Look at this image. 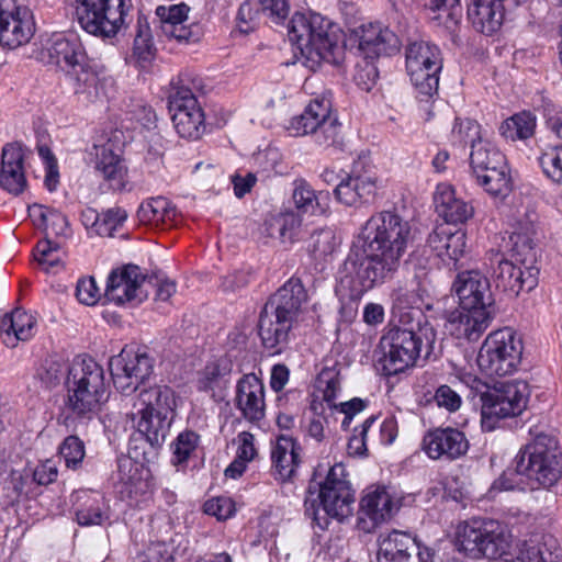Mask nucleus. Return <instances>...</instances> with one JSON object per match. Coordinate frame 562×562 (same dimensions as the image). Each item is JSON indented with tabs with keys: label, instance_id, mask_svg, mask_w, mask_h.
Wrapping results in <instances>:
<instances>
[{
	"label": "nucleus",
	"instance_id": "nucleus-1",
	"mask_svg": "<svg viewBox=\"0 0 562 562\" xmlns=\"http://www.w3.org/2000/svg\"><path fill=\"white\" fill-rule=\"evenodd\" d=\"M411 239V225L398 214H373L355 237L339 271V286L349 289L351 297H358L384 283L398 269Z\"/></svg>",
	"mask_w": 562,
	"mask_h": 562
},
{
	"label": "nucleus",
	"instance_id": "nucleus-2",
	"mask_svg": "<svg viewBox=\"0 0 562 562\" xmlns=\"http://www.w3.org/2000/svg\"><path fill=\"white\" fill-rule=\"evenodd\" d=\"M307 292L297 278L289 279L265 304L259 317V336L263 347L279 353L307 303Z\"/></svg>",
	"mask_w": 562,
	"mask_h": 562
},
{
	"label": "nucleus",
	"instance_id": "nucleus-3",
	"mask_svg": "<svg viewBox=\"0 0 562 562\" xmlns=\"http://www.w3.org/2000/svg\"><path fill=\"white\" fill-rule=\"evenodd\" d=\"M531 221H518L509 235V259L498 260L494 271L497 288L509 295L517 296L521 291H531L538 283L539 270L533 267L536 252Z\"/></svg>",
	"mask_w": 562,
	"mask_h": 562
},
{
	"label": "nucleus",
	"instance_id": "nucleus-4",
	"mask_svg": "<svg viewBox=\"0 0 562 562\" xmlns=\"http://www.w3.org/2000/svg\"><path fill=\"white\" fill-rule=\"evenodd\" d=\"M66 406L78 418L91 419L109 398L103 368L90 357H76L67 369Z\"/></svg>",
	"mask_w": 562,
	"mask_h": 562
},
{
	"label": "nucleus",
	"instance_id": "nucleus-5",
	"mask_svg": "<svg viewBox=\"0 0 562 562\" xmlns=\"http://www.w3.org/2000/svg\"><path fill=\"white\" fill-rule=\"evenodd\" d=\"M347 476L345 465L335 463L319 484L317 497L305 499V514L321 529L327 527L328 517L344 521L352 516L356 498Z\"/></svg>",
	"mask_w": 562,
	"mask_h": 562
},
{
	"label": "nucleus",
	"instance_id": "nucleus-6",
	"mask_svg": "<svg viewBox=\"0 0 562 562\" xmlns=\"http://www.w3.org/2000/svg\"><path fill=\"white\" fill-rule=\"evenodd\" d=\"M289 37L300 50L302 63L316 69L322 61H331L337 48V36L329 20L314 12L293 14Z\"/></svg>",
	"mask_w": 562,
	"mask_h": 562
},
{
	"label": "nucleus",
	"instance_id": "nucleus-7",
	"mask_svg": "<svg viewBox=\"0 0 562 562\" xmlns=\"http://www.w3.org/2000/svg\"><path fill=\"white\" fill-rule=\"evenodd\" d=\"M512 544L510 530L497 520L472 519L457 528V550L474 560L503 558L509 552Z\"/></svg>",
	"mask_w": 562,
	"mask_h": 562
},
{
	"label": "nucleus",
	"instance_id": "nucleus-8",
	"mask_svg": "<svg viewBox=\"0 0 562 562\" xmlns=\"http://www.w3.org/2000/svg\"><path fill=\"white\" fill-rule=\"evenodd\" d=\"M515 471L524 476L531 490L554 485L562 474V458L558 440L540 434L515 458Z\"/></svg>",
	"mask_w": 562,
	"mask_h": 562
},
{
	"label": "nucleus",
	"instance_id": "nucleus-9",
	"mask_svg": "<svg viewBox=\"0 0 562 562\" xmlns=\"http://www.w3.org/2000/svg\"><path fill=\"white\" fill-rule=\"evenodd\" d=\"M530 387L525 380H510L495 384L481 393V426L495 430L506 418L519 416L527 407Z\"/></svg>",
	"mask_w": 562,
	"mask_h": 562
},
{
	"label": "nucleus",
	"instance_id": "nucleus-10",
	"mask_svg": "<svg viewBox=\"0 0 562 562\" xmlns=\"http://www.w3.org/2000/svg\"><path fill=\"white\" fill-rule=\"evenodd\" d=\"M524 344L516 331L505 327L492 331L485 338L477 355V366L488 376L515 373L522 359Z\"/></svg>",
	"mask_w": 562,
	"mask_h": 562
},
{
	"label": "nucleus",
	"instance_id": "nucleus-11",
	"mask_svg": "<svg viewBox=\"0 0 562 562\" xmlns=\"http://www.w3.org/2000/svg\"><path fill=\"white\" fill-rule=\"evenodd\" d=\"M80 26L89 34L113 38L127 25L131 0H77Z\"/></svg>",
	"mask_w": 562,
	"mask_h": 562
},
{
	"label": "nucleus",
	"instance_id": "nucleus-12",
	"mask_svg": "<svg viewBox=\"0 0 562 562\" xmlns=\"http://www.w3.org/2000/svg\"><path fill=\"white\" fill-rule=\"evenodd\" d=\"M288 130L294 136L313 134L315 142L324 147L335 145L339 137V124L327 98L312 100L302 114L290 121Z\"/></svg>",
	"mask_w": 562,
	"mask_h": 562
},
{
	"label": "nucleus",
	"instance_id": "nucleus-13",
	"mask_svg": "<svg viewBox=\"0 0 562 562\" xmlns=\"http://www.w3.org/2000/svg\"><path fill=\"white\" fill-rule=\"evenodd\" d=\"M423 346L422 337L412 329L392 327L380 339L381 363L385 374L395 375L416 364Z\"/></svg>",
	"mask_w": 562,
	"mask_h": 562
},
{
	"label": "nucleus",
	"instance_id": "nucleus-14",
	"mask_svg": "<svg viewBox=\"0 0 562 562\" xmlns=\"http://www.w3.org/2000/svg\"><path fill=\"white\" fill-rule=\"evenodd\" d=\"M441 68V53L436 45L419 41L407 46L406 69L419 94L432 97L437 92Z\"/></svg>",
	"mask_w": 562,
	"mask_h": 562
},
{
	"label": "nucleus",
	"instance_id": "nucleus-15",
	"mask_svg": "<svg viewBox=\"0 0 562 562\" xmlns=\"http://www.w3.org/2000/svg\"><path fill=\"white\" fill-rule=\"evenodd\" d=\"M155 359L145 349L125 347L110 359L113 384L124 394L135 392L154 372Z\"/></svg>",
	"mask_w": 562,
	"mask_h": 562
},
{
	"label": "nucleus",
	"instance_id": "nucleus-16",
	"mask_svg": "<svg viewBox=\"0 0 562 562\" xmlns=\"http://www.w3.org/2000/svg\"><path fill=\"white\" fill-rule=\"evenodd\" d=\"M169 110L177 133L189 139H198L204 132V113L193 92L179 86L169 97Z\"/></svg>",
	"mask_w": 562,
	"mask_h": 562
},
{
	"label": "nucleus",
	"instance_id": "nucleus-17",
	"mask_svg": "<svg viewBox=\"0 0 562 562\" xmlns=\"http://www.w3.org/2000/svg\"><path fill=\"white\" fill-rule=\"evenodd\" d=\"M151 283L153 280H147L139 267L128 265L109 276L105 296L116 305L128 303L136 306L148 297Z\"/></svg>",
	"mask_w": 562,
	"mask_h": 562
},
{
	"label": "nucleus",
	"instance_id": "nucleus-18",
	"mask_svg": "<svg viewBox=\"0 0 562 562\" xmlns=\"http://www.w3.org/2000/svg\"><path fill=\"white\" fill-rule=\"evenodd\" d=\"M34 23L27 8L16 0H0V45L10 49L30 42Z\"/></svg>",
	"mask_w": 562,
	"mask_h": 562
},
{
	"label": "nucleus",
	"instance_id": "nucleus-19",
	"mask_svg": "<svg viewBox=\"0 0 562 562\" xmlns=\"http://www.w3.org/2000/svg\"><path fill=\"white\" fill-rule=\"evenodd\" d=\"M352 40L357 43L359 54L363 59H376L380 56L392 55L400 48L396 34L381 23H367L353 30Z\"/></svg>",
	"mask_w": 562,
	"mask_h": 562
},
{
	"label": "nucleus",
	"instance_id": "nucleus-20",
	"mask_svg": "<svg viewBox=\"0 0 562 562\" xmlns=\"http://www.w3.org/2000/svg\"><path fill=\"white\" fill-rule=\"evenodd\" d=\"M378 562H434L430 550L408 533L392 531L382 538L376 555Z\"/></svg>",
	"mask_w": 562,
	"mask_h": 562
},
{
	"label": "nucleus",
	"instance_id": "nucleus-21",
	"mask_svg": "<svg viewBox=\"0 0 562 562\" xmlns=\"http://www.w3.org/2000/svg\"><path fill=\"white\" fill-rule=\"evenodd\" d=\"M234 406L249 423H258L266 415V390L263 382L255 374H244L236 384Z\"/></svg>",
	"mask_w": 562,
	"mask_h": 562
},
{
	"label": "nucleus",
	"instance_id": "nucleus-22",
	"mask_svg": "<svg viewBox=\"0 0 562 562\" xmlns=\"http://www.w3.org/2000/svg\"><path fill=\"white\" fill-rule=\"evenodd\" d=\"M452 289L464 308H493V299L487 278L477 270H468L458 273Z\"/></svg>",
	"mask_w": 562,
	"mask_h": 562
},
{
	"label": "nucleus",
	"instance_id": "nucleus-23",
	"mask_svg": "<svg viewBox=\"0 0 562 562\" xmlns=\"http://www.w3.org/2000/svg\"><path fill=\"white\" fill-rule=\"evenodd\" d=\"M423 448L434 460H456L469 450V441L461 430L453 427L429 430L423 439Z\"/></svg>",
	"mask_w": 562,
	"mask_h": 562
},
{
	"label": "nucleus",
	"instance_id": "nucleus-24",
	"mask_svg": "<svg viewBox=\"0 0 562 562\" xmlns=\"http://www.w3.org/2000/svg\"><path fill=\"white\" fill-rule=\"evenodd\" d=\"M494 311L459 307L452 311L446 323L447 331L457 339L477 340L490 326Z\"/></svg>",
	"mask_w": 562,
	"mask_h": 562
},
{
	"label": "nucleus",
	"instance_id": "nucleus-25",
	"mask_svg": "<svg viewBox=\"0 0 562 562\" xmlns=\"http://www.w3.org/2000/svg\"><path fill=\"white\" fill-rule=\"evenodd\" d=\"M400 506V498L389 488L384 486L369 488L360 503V513L363 516L360 522L367 525L366 518H368L371 524L362 528L370 532L378 525L391 519Z\"/></svg>",
	"mask_w": 562,
	"mask_h": 562
},
{
	"label": "nucleus",
	"instance_id": "nucleus-26",
	"mask_svg": "<svg viewBox=\"0 0 562 562\" xmlns=\"http://www.w3.org/2000/svg\"><path fill=\"white\" fill-rule=\"evenodd\" d=\"M149 470L132 458H121L117 465V488L121 497L137 503L149 492Z\"/></svg>",
	"mask_w": 562,
	"mask_h": 562
},
{
	"label": "nucleus",
	"instance_id": "nucleus-27",
	"mask_svg": "<svg viewBox=\"0 0 562 562\" xmlns=\"http://www.w3.org/2000/svg\"><path fill=\"white\" fill-rule=\"evenodd\" d=\"M0 187L18 195L26 188L24 150L19 143L5 144L1 153Z\"/></svg>",
	"mask_w": 562,
	"mask_h": 562
},
{
	"label": "nucleus",
	"instance_id": "nucleus-28",
	"mask_svg": "<svg viewBox=\"0 0 562 562\" xmlns=\"http://www.w3.org/2000/svg\"><path fill=\"white\" fill-rule=\"evenodd\" d=\"M379 188V178L374 172L355 173L341 180L335 189L336 198L345 205L353 206L369 202Z\"/></svg>",
	"mask_w": 562,
	"mask_h": 562
},
{
	"label": "nucleus",
	"instance_id": "nucleus-29",
	"mask_svg": "<svg viewBox=\"0 0 562 562\" xmlns=\"http://www.w3.org/2000/svg\"><path fill=\"white\" fill-rule=\"evenodd\" d=\"M48 55L69 77L88 65L85 48L75 35H57L48 47Z\"/></svg>",
	"mask_w": 562,
	"mask_h": 562
},
{
	"label": "nucleus",
	"instance_id": "nucleus-30",
	"mask_svg": "<svg viewBox=\"0 0 562 562\" xmlns=\"http://www.w3.org/2000/svg\"><path fill=\"white\" fill-rule=\"evenodd\" d=\"M271 461L276 479L290 481L301 463V447L292 437L281 435L271 448Z\"/></svg>",
	"mask_w": 562,
	"mask_h": 562
},
{
	"label": "nucleus",
	"instance_id": "nucleus-31",
	"mask_svg": "<svg viewBox=\"0 0 562 562\" xmlns=\"http://www.w3.org/2000/svg\"><path fill=\"white\" fill-rule=\"evenodd\" d=\"M504 0H471L468 7V18L472 26L480 33L492 35L496 33L504 21Z\"/></svg>",
	"mask_w": 562,
	"mask_h": 562
},
{
	"label": "nucleus",
	"instance_id": "nucleus-32",
	"mask_svg": "<svg viewBox=\"0 0 562 562\" xmlns=\"http://www.w3.org/2000/svg\"><path fill=\"white\" fill-rule=\"evenodd\" d=\"M70 78L74 80L75 93L83 101L93 103L105 99L113 86L110 77L101 75L86 65Z\"/></svg>",
	"mask_w": 562,
	"mask_h": 562
},
{
	"label": "nucleus",
	"instance_id": "nucleus-33",
	"mask_svg": "<svg viewBox=\"0 0 562 562\" xmlns=\"http://www.w3.org/2000/svg\"><path fill=\"white\" fill-rule=\"evenodd\" d=\"M436 211L447 223L460 224L470 220L474 207L456 195L454 189L448 183H439L434 194Z\"/></svg>",
	"mask_w": 562,
	"mask_h": 562
},
{
	"label": "nucleus",
	"instance_id": "nucleus-34",
	"mask_svg": "<svg viewBox=\"0 0 562 562\" xmlns=\"http://www.w3.org/2000/svg\"><path fill=\"white\" fill-rule=\"evenodd\" d=\"M427 241L443 262H457L465 252L467 236L461 229L452 232L447 226H438Z\"/></svg>",
	"mask_w": 562,
	"mask_h": 562
},
{
	"label": "nucleus",
	"instance_id": "nucleus-35",
	"mask_svg": "<svg viewBox=\"0 0 562 562\" xmlns=\"http://www.w3.org/2000/svg\"><path fill=\"white\" fill-rule=\"evenodd\" d=\"M95 169L115 191H122L126 187L127 169L121 157L110 146H95Z\"/></svg>",
	"mask_w": 562,
	"mask_h": 562
},
{
	"label": "nucleus",
	"instance_id": "nucleus-36",
	"mask_svg": "<svg viewBox=\"0 0 562 562\" xmlns=\"http://www.w3.org/2000/svg\"><path fill=\"white\" fill-rule=\"evenodd\" d=\"M36 321L22 310H15L11 314L0 318V335L5 346L13 348L19 340H27L34 335Z\"/></svg>",
	"mask_w": 562,
	"mask_h": 562
},
{
	"label": "nucleus",
	"instance_id": "nucleus-37",
	"mask_svg": "<svg viewBox=\"0 0 562 562\" xmlns=\"http://www.w3.org/2000/svg\"><path fill=\"white\" fill-rule=\"evenodd\" d=\"M76 498L79 502L76 508V518L79 525H102L109 519V505L101 493L80 491Z\"/></svg>",
	"mask_w": 562,
	"mask_h": 562
},
{
	"label": "nucleus",
	"instance_id": "nucleus-38",
	"mask_svg": "<svg viewBox=\"0 0 562 562\" xmlns=\"http://www.w3.org/2000/svg\"><path fill=\"white\" fill-rule=\"evenodd\" d=\"M177 211L164 196L144 201L137 210V218L142 224L155 227H170L175 223Z\"/></svg>",
	"mask_w": 562,
	"mask_h": 562
},
{
	"label": "nucleus",
	"instance_id": "nucleus-39",
	"mask_svg": "<svg viewBox=\"0 0 562 562\" xmlns=\"http://www.w3.org/2000/svg\"><path fill=\"white\" fill-rule=\"evenodd\" d=\"M142 409L151 411L160 416L173 417L177 407L175 391L168 385H154L138 395Z\"/></svg>",
	"mask_w": 562,
	"mask_h": 562
},
{
	"label": "nucleus",
	"instance_id": "nucleus-40",
	"mask_svg": "<svg viewBox=\"0 0 562 562\" xmlns=\"http://www.w3.org/2000/svg\"><path fill=\"white\" fill-rule=\"evenodd\" d=\"M327 193L316 192L304 179H296L293 182L292 202L297 213L304 215H321L325 212L323 200Z\"/></svg>",
	"mask_w": 562,
	"mask_h": 562
},
{
	"label": "nucleus",
	"instance_id": "nucleus-41",
	"mask_svg": "<svg viewBox=\"0 0 562 562\" xmlns=\"http://www.w3.org/2000/svg\"><path fill=\"white\" fill-rule=\"evenodd\" d=\"M137 430L151 447L160 446L169 431L171 417L160 416L151 411L139 409Z\"/></svg>",
	"mask_w": 562,
	"mask_h": 562
},
{
	"label": "nucleus",
	"instance_id": "nucleus-42",
	"mask_svg": "<svg viewBox=\"0 0 562 562\" xmlns=\"http://www.w3.org/2000/svg\"><path fill=\"white\" fill-rule=\"evenodd\" d=\"M473 175L477 183L494 199L503 200L508 196L513 190V180L507 164L505 168H490L485 172H476Z\"/></svg>",
	"mask_w": 562,
	"mask_h": 562
},
{
	"label": "nucleus",
	"instance_id": "nucleus-43",
	"mask_svg": "<svg viewBox=\"0 0 562 562\" xmlns=\"http://www.w3.org/2000/svg\"><path fill=\"white\" fill-rule=\"evenodd\" d=\"M470 164L473 173L485 172L490 168H505V156L488 140L479 139L470 154Z\"/></svg>",
	"mask_w": 562,
	"mask_h": 562
},
{
	"label": "nucleus",
	"instance_id": "nucleus-44",
	"mask_svg": "<svg viewBox=\"0 0 562 562\" xmlns=\"http://www.w3.org/2000/svg\"><path fill=\"white\" fill-rule=\"evenodd\" d=\"M30 215L37 226L44 227L47 237L50 235L67 237L69 235L68 221L57 210L43 205H33L30 207Z\"/></svg>",
	"mask_w": 562,
	"mask_h": 562
},
{
	"label": "nucleus",
	"instance_id": "nucleus-45",
	"mask_svg": "<svg viewBox=\"0 0 562 562\" xmlns=\"http://www.w3.org/2000/svg\"><path fill=\"white\" fill-rule=\"evenodd\" d=\"M536 116L530 112H520L505 120L499 126L503 137L510 140L527 139L535 134Z\"/></svg>",
	"mask_w": 562,
	"mask_h": 562
},
{
	"label": "nucleus",
	"instance_id": "nucleus-46",
	"mask_svg": "<svg viewBox=\"0 0 562 562\" xmlns=\"http://www.w3.org/2000/svg\"><path fill=\"white\" fill-rule=\"evenodd\" d=\"M233 369L232 360L222 356L213 361H210L200 374L198 387L201 391H213L220 385V382L225 376L229 375Z\"/></svg>",
	"mask_w": 562,
	"mask_h": 562
},
{
	"label": "nucleus",
	"instance_id": "nucleus-47",
	"mask_svg": "<svg viewBox=\"0 0 562 562\" xmlns=\"http://www.w3.org/2000/svg\"><path fill=\"white\" fill-rule=\"evenodd\" d=\"M35 259L46 273L56 274L65 269V261L59 255V245L49 238L37 243Z\"/></svg>",
	"mask_w": 562,
	"mask_h": 562
},
{
	"label": "nucleus",
	"instance_id": "nucleus-48",
	"mask_svg": "<svg viewBox=\"0 0 562 562\" xmlns=\"http://www.w3.org/2000/svg\"><path fill=\"white\" fill-rule=\"evenodd\" d=\"M340 245V238L331 228H322L312 234L308 251L315 260H326Z\"/></svg>",
	"mask_w": 562,
	"mask_h": 562
},
{
	"label": "nucleus",
	"instance_id": "nucleus-49",
	"mask_svg": "<svg viewBox=\"0 0 562 562\" xmlns=\"http://www.w3.org/2000/svg\"><path fill=\"white\" fill-rule=\"evenodd\" d=\"M316 387L323 394V400L329 408L337 407L336 400L341 391V378L336 366L326 367L319 372Z\"/></svg>",
	"mask_w": 562,
	"mask_h": 562
},
{
	"label": "nucleus",
	"instance_id": "nucleus-50",
	"mask_svg": "<svg viewBox=\"0 0 562 562\" xmlns=\"http://www.w3.org/2000/svg\"><path fill=\"white\" fill-rule=\"evenodd\" d=\"M538 162L548 179L562 186V146H550L543 149L538 157Z\"/></svg>",
	"mask_w": 562,
	"mask_h": 562
},
{
	"label": "nucleus",
	"instance_id": "nucleus-51",
	"mask_svg": "<svg viewBox=\"0 0 562 562\" xmlns=\"http://www.w3.org/2000/svg\"><path fill=\"white\" fill-rule=\"evenodd\" d=\"M502 562H557V557L544 543L530 540L521 544L515 559Z\"/></svg>",
	"mask_w": 562,
	"mask_h": 562
},
{
	"label": "nucleus",
	"instance_id": "nucleus-52",
	"mask_svg": "<svg viewBox=\"0 0 562 562\" xmlns=\"http://www.w3.org/2000/svg\"><path fill=\"white\" fill-rule=\"evenodd\" d=\"M479 139H482L481 128L475 121L469 119L456 120L451 131V142L454 145L463 146L470 144L471 148H474Z\"/></svg>",
	"mask_w": 562,
	"mask_h": 562
},
{
	"label": "nucleus",
	"instance_id": "nucleus-53",
	"mask_svg": "<svg viewBox=\"0 0 562 562\" xmlns=\"http://www.w3.org/2000/svg\"><path fill=\"white\" fill-rule=\"evenodd\" d=\"M126 220L127 212L122 207L115 206L104 211L101 215H97L93 225L98 234L112 236Z\"/></svg>",
	"mask_w": 562,
	"mask_h": 562
},
{
	"label": "nucleus",
	"instance_id": "nucleus-54",
	"mask_svg": "<svg viewBox=\"0 0 562 562\" xmlns=\"http://www.w3.org/2000/svg\"><path fill=\"white\" fill-rule=\"evenodd\" d=\"M162 34L168 38H173L180 44L196 43L202 36V30L198 24H187L182 22L178 25L162 24L160 25Z\"/></svg>",
	"mask_w": 562,
	"mask_h": 562
},
{
	"label": "nucleus",
	"instance_id": "nucleus-55",
	"mask_svg": "<svg viewBox=\"0 0 562 562\" xmlns=\"http://www.w3.org/2000/svg\"><path fill=\"white\" fill-rule=\"evenodd\" d=\"M133 53L138 59L148 60L154 54V44L148 22L138 18L136 34L133 43Z\"/></svg>",
	"mask_w": 562,
	"mask_h": 562
},
{
	"label": "nucleus",
	"instance_id": "nucleus-56",
	"mask_svg": "<svg viewBox=\"0 0 562 562\" xmlns=\"http://www.w3.org/2000/svg\"><path fill=\"white\" fill-rule=\"evenodd\" d=\"M200 436L192 431L186 430L178 435L171 445L173 452V462L183 463L190 458L191 453L198 448Z\"/></svg>",
	"mask_w": 562,
	"mask_h": 562
},
{
	"label": "nucleus",
	"instance_id": "nucleus-57",
	"mask_svg": "<svg viewBox=\"0 0 562 562\" xmlns=\"http://www.w3.org/2000/svg\"><path fill=\"white\" fill-rule=\"evenodd\" d=\"M137 562H175L173 551L166 541H151L136 555Z\"/></svg>",
	"mask_w": 562,
	"mask_h": 562
},
{
	"label": "nucleus",
	"instance_id": "nucleus-58",
	"mask_svg": "<svg viewBox=\"0 0 562 562\" xmlns=\"http://www.w3.org/2000/svg\"><path fill=\"white\" fill-rule=\"evenodd\" d=\"M85 445L77 436H68L59 446V456L67 468H77L85 458Z\"/></svg>",
	"mask_w": 562,
	"mask_h": 562
},
{
	"label": "nucleus",
	"instance_id": "nucleus-59",
	"mask_svg": "<svg viewBox=\"0 0 562 562\" xmlns=\"http://www.w3.org/2000/svg\"><path fill=\"white\" fill-rule=\"evenodd\" d=\"M301 214L294 211H288L281 213L276 217V224L281 239L283 241H292L296 236L302 226Z\"/></svg>",
	"mask_w": 562,
	"mask_h": 562
},
{
	"label": "nucleus",
	"instance_id": "nucleus-60",
	"mask_svg": "<svg viewBox=\"0 0 562 562\" xmlns=\"http://www.w3.org/2000/svg\"><path fill=\"white\" fill-rule=\"evenodd\" d=\"M378 77L379 71L374 59L362 58V61L357 63L355 81L360 89L370 91L376 83Z\"/></svg>",
	"mask_w": 562,
	"mask_h": 562
},
{
	"label": "nucleus",
	"instance_id": "nucleus-61",
	"mask_svg": "<svg viewBox=\"0 0 562 562\" xmlns=\"http://www.w3.org/2000/svg\"><path fill=\"white\" fill-rule=\"evenodd\" d=\"M204 512L218 520H225L232 517L235 512L234 502L226 496L211 498L205 502Z\"/></svg>",
	"mask_w": 562,
	"mask_h": 562
},
{
	"label": "nucleus",
	"instance_id": "nucleus-62",
	"mask_svg": "<svg viewBox=\"0 0 562 562\" xmlns=\"http://www.w3.org/2000/svg\"><path fill=\"white\" fill-rule=\"evenodd\" d=\"M101 296L95 280L92 277L80 279L76 286V297L85 305H94Z\"/></svg>",
	"mask_w": 562,
	"mask_h": 562
},
{
	"label": "nucleus",
	"instance_id": "nucleus-63",
	"mask_svg": "<svg viewBox=\"0 0 562 562\" xmlns=\"http://www.w3.org/2000/svg\"><path fill=\"white\" fill-rule=\"evenodd\" d=\"M190 8L184 4H175L170 5L168 8L166 7H158L157 8V15L160 18V25L162 24H172L178 25L182 22H186L188 19Z\"/></svg>",
	"mask_w": 562,
	"mask_h": 562
},
{
	"label": "nucleus",
	"instance_id": "nucleus-64",
	"mask_svg": "<svg viewBox=\"0 0 562 562\" xmlns=\"http://www.w3.org/2000/svg\"><path fill=\"white\" fill-rule=\"evenodd\" d=\"M437 405L449 412H456L461 406V396L449 385H440L434 396Z\"/></svg>",
	"mask_w": 562,
	"mask_h": 562
}]
</instances>
